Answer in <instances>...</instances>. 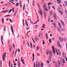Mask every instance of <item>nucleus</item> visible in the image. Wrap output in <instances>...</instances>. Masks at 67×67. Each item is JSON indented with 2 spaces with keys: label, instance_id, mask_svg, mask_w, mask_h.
I'll use <instances>...</instances> for the list:
<instances>
[{
  "label": "nucleus",
  "instance_id": "1",
  "mask_svg": "<svg viewBox=\"0 0 67 67\" xmlns=\"http://www.w3.org/2000/svg\"><path fill=\"white\" fill-rule=\"evenodd\" d=\"M52 52L51 51L49 52H48V51H47V52L46 53L47 55H48V53H49V55L50 56H49V58L48 59L49 61H51V57H52Z\"/></svg>",
  "mask_w": 67,
  "mask_h": 67
},
{
  "label": "nucleus",
  "instance_id": "2",
  "mask_svg": "<svg viewBox=\"0 0 67 67\" xmlns=\"http://www.w3.org/2000/svg\"><path fill=\"white\" fill-rule=\"evenodd\" d=\"M43 8L44 10H45L46 12L48 11V9L46 8V4L44 3L43 4Z\"/></svg>",
  "mask_w": 67,
  "mask_h": 67
},
{
  "label": "nucleus",
  "instance_id": "3",
  "mask_svg": "<svg viewBox=\"0 0 67 67\" xmlns=\"http://www.w3.org/2000/svg\"><path fill=\"white\" fill-rule=\"evenodd\" d=\"M39 9L38 12L40 13V14L41 15H42V14H43V12H42V10L41 8L40 7L39 8Z\"/></svg>",
  "mask_w": 67,
  "mask_h": 67
},
{
  "label": "nucleus",
  "instance_id": "4",
  "mask_svg": "<svg viewBox=\"0 0 67 67\" xmlns=\"http://www.w3.org/2000/svg\"><path fill=\"white\" fill-rule=\"evenodd\" d=\"M36 63L35 64V62H34V67H38V65H37V62L36 61Z\"/></svg>",
  "mask_w": 67,
  "mask_h": 67
},
{
  "label": "nucleus",
  "instance_id": "5",
  "mask_svg": "<svg viewBox=\"0 0 67 67\" xmlns=\"http://www.w3.org/2000/svg\"><path fill=\"white\" fill-rule=\"evenodd\" d=\"M10 26L11 29V31L12 32L13 34V35H14V32H13V27H12V25H11Z\"/></svg>",
  "mask_w": 67,
  "mask_h": 67
},
{
  "label": "nucleus",
  "instance_id": "6",
  "mask_svg": "<svg viewBox=\"0 0 67 67\" xmlns=\"http://www.w3.org/2000/svg\"><path fill=\"white\" fill-rule=\"evenodd\" d=\"M57 44L58 47H61L60 44V43H59V41H58L57 42Z\"/></svg>",
  "mask_w": 67,
  "mask_h": 67
},
{
  "label": "nucleus",
  "instance_id": "7",
  "mask_svg": "<svg viewBox=\"0 0 67 67\" xmlns=\"http://www.w3.org/2000/svg\"><path fill=\"white\" fill-rule=\"evenodd\" d=\"M63 56L65 58H66V54H65V53L64 52H63Z\"/></svg>",
  "mask_w": 67,
  "mask_h": 67
},
{
  "label": "nucleus",
  "instance_id": "8",
  "mask_svg": "<svg viewBox=\"0 0 67 67\" xmlns=\"http://www.w3.org/2000/svg\"><path fill=\"white\" fill-rule=\"evenodd\" d=\"M9 11L8 10H6L4 11H3L2 12V13H5V12H8Z\"/></svg>",
  "mask_w": 67,
  "mask_h": 67
},
{
  "label": "nucleus",
  "instance_id": "9",
  "mask_svg": "<svg viewBox=\"0 0 67 67\" xmlns=\"http://www.w3.org/2000/svg\"><path fill=\"white\" fill-rule=\"evenodd\" d=\"M42 27L43 29H45V24H43Z\"/></svg>",
  "mask_w": 67,
  "mask_h": 67
},
{
  "label": "nucleus",
  "instance_id": "10",
  "mask_svg": "<svg viewBox=\"0 0 67 67\" xmlns=\"http://www.w3.org/2000/svg\"><path fill=\"white\" fill-rule=\"evenodd\" d=\"M61 29L62 28V25H61V24L60 23H58Z\"/></svg>",
  "mask_w": 67,
  "mask_h": 67
},
{
  "label": "nucleus",
  "instance_id": "11",
  "mask_svg": "<svg viewBox=\"0 0 67 67\" xmlns=\"http://www.w3.org/2000/svg\"><path fill=\"white\" fill-rule=\"evenodd\" d=\"M57 1L58 3H61V1L60 0H57Z\"/></svg>",
  "mask_w": 67,
  "mask_h": 67
},
{
  "label": "nucleus",
  "instance_id": "12",
  "mask_svg": "<svg viewBox=\"0 0 67 67\" xmlns=\"http://www.w3.org/2000/svg\"><path fill=\"white\" fill-rule=\"evenodd\" d=\"M61 23L62 24V25H63V26H65V24H64V22H63V21H61Z\"/></svg>",
  "mask_w": 67,
  "mask_h": 67
},
{
  "label": "nucleus",
  "instance_id": "13",
  "mask_svg": "<svg viewBox=\"0 0 67 67\" xmlns=\"http://www.w3.org/2000/svg\"><path fill=\"white\" fill-rule=\"evenodd\" d=\"M18 66H21V63H20V61H19V62L18 61Z\"/></svg>",
  "mask_w": 67,
  "mask_h": 67
},
{
  "label": "nucleus",
  "instance_id": "14",
  "mask_svg": "<svg viewBox=\"0 0 67 67\" xmlns=\"http://www.w3.org/2000/svg\"><path fill=\"white\" fill-rule=\"evenodd\" d=\"M35 4V1L34 0L32 2V5L33 6H34V5Z\"/></svg>",
  "mask_w": 67,
  "mask_h": 67
},
{
  "label": "nucleus",
  "instance_id": "15",
  "mask_svg": "<svg viewBox=\"0 0 67 67\" xmlns=\"http://www.w3.org/2000/svg\"><path fill=\"white\" fill-rule=\"evenodd\" d=\"M46 65L48 66V67H51V64H46Z\"/></svg>",
  "mask_w": 67,
  "mask_h": 67
},
{
  "label": "nucleus",
  "instance_id": "16",
  "mask_svg": "<svg viewBox=\"0 0 67 67\" xmlns=\"http://www.w3.org/2000/svg\"><path fill=\"white\" fill-rule=\"evenodd\" d=\"M52 51H53V52L54 54H55V49H52Z\"/></svg>",
  "mask_w": 67,
  "mask_h": 67
},
{
  "label": "nucleus",
  "instance_id": "17",
  "mask_svg": "<svg viewBox=\"0 0 67 67\" xmlns=\"http://www.w3.org/2000/svg\"><path fill=\"white\" fill-rule=\"evenodd\" d=\"M3 37L2 36H1V41H2V40H3Z\"/></svg>",
  "mask_w": 67,
  "mask_h": 67
},
{
  "label": "nucleus",
  "instance_id": "18",
  "mask_svg": "<svg viewBox=\"0 0 67 67\" xmlns=\"http://www.w3.org/2000/svg\"><path fill=\"white\" fill-rule=\"evenodd\" d=\"M16 7H18V5H19V3H16Z\"/></svg>",
  "mask_w": 67,
  "mask_h": 67
},
{
  "label": "nucleus",
  "instance_id": "19",
  "mask_svg": "<svg viewBox=\"0 0 67 67\" xmlns=\"http://www.w3.org/2000/svg\"><path fill=\"white\" fill-rule=\"evenodd\" d=\"M35 41H38V38H35Z\"/></svg>",
  "mask_w": 67,
  "mask_h": 67
},
{
  "label": "nucleus",
  "instance_id": "20",
  "mask_svg": "<svg viewBox=\"0 0 67 67\" xmlns=\"http://www.w3.org/2000/svg\"><path fill=\"white\" fill-rule=\"evenodd\" d=\"M2 24L4 23V18H3L2 20Z\"/></svg>",
  "mask_w": 67,
  "mask_h": 67
},
{
  "label": "nucleus",
  "instance_id": "21",
  "mask_svg": "<svg viewBox=\"0 0 67 67\" xmlns=\"http://www.w3.org/2000/svg\"><path fill=\"white\" fill-rule=\"evenodd\" d=\"M40 35L41 36V38H43V34L40 33Z\"/></svg>",
  "mask_w": 67,
  "mask_h": 67
},
{
  "label": "nucleus",
  "instance_id": "22",
  "mask_svg": "<svg viewBox=\"0 0 67 67\" xmlns=\"http://www.w3.org/2000/svg\"><path fill=\"white\" fill-rule=\"evenodd\" d=\"M59 12H60L61 14H62L63 13V11L61 10H59Z\"/></svg>",
  "mask_w": 67,
  "mask_h": 67
},
{
  "label": "nucleus",
  "instance_id": "23",
  "mask_svg": "<svg viewBox=\"0 0 67 67\" xmlns=\"http://www.w3.org/2000/svg\"><path fill=\"white\" fill-rule=\"evenodd\" d=\"M37 51H38V49H39L40 48V47L39 46H38L36 48Z\"/></svg>",
  "mask_w": 67,
  "mask_h": 67
},
{
  "label": "nucleus",
  "instance_id": "24",
  "mask_svg": "<svg viewBox=\"0 0 67 67\" xmlns=\"http://www.w3.org/2000/svg\"><path fill=\"white\" fill-rule=\"evenodd\" d=\"M46 39H48V35H47V34L46 33Z\"/></svg>",
  "mask_w": 67,
  "mask_h": 67
},
{
  "label": "nucleus",
  "instance_id": "25",
  "mask_svg": "<svg viewBox=\"0 0 67 67\" xmlns=\"http://www.w3.org/2000/svg\"><path fill=\"white\" fill-rule=\"evenodd\" d=\"M62 60H63L62 61V63L65 64V60H64V59H63Z\"/></svg>",
  "mask_w": 67,
  "mask_h": 67
},
{
  "label": "nucleus",
  "instance_id": "26",
  "mask_svg": "<svg viewBox=\"0 0 67 67\" xmlns=\"http://www.w3.org/2000/svg\"><path fill=\"white\" fill-rule=\"evenodd\" d=\"M58 31L60 32V33H61V31H60V29L59 28H58Z\"/></svg>",
  "mask_w": 67,
  "mask_h": 67
},
{
  "label": "nucleus",
  "instance_id": "27",
  "mask_svg": "<svg viewBox=\"0 0 67 67\" xmlns=\"http://www.w3.org/2000/svg\"><path fill=\"white\" fill-rule=\"evenodd\" d=\"M11 64V62H10V60H9V67H10V64Z\"/></svg>",
  "mask_w": 67,
  "mask_h": 67
},
{
  "label": "nucleus",
  "instance_id": "28",
  "mask_svg": "<svg viewBox=\"0 0 67 67\" xmlns=\"http://www.w3.org/2000/svg\"><path fill=\"white\" fill-rule=\"evenodd\" d=\"M60 62H61V64L62 66H64V63H62V62H61V61H60Z\"/></svg>",
  "mask_w": 67,
  "mask_h": 67
},
{
  "label": "nucleus",
  "instance_id": "29",
  "mask_svg": "<svg viewBox=\"0 0 67 67\" xmlns=\"http://www.w3.org/2000/svg\"><path fill=\"white\" fill-rule=\"evenodd\" d=\"M25 4H24V6L23 7V10L24 11V9H25Z\"/></svg>",
  "mask_w": 67,
  "mask_h": 67
},
{
  "label": "nucleus",
  "instance_id": "30",
  "mask_svg": "<svg viewBox=\"0 0 67 67\" xmlns=\"http://www.w3.org/2000/svg\"><path fill=\"white\" fill-rule=\"evenodd\" d=\"M12 10H13V12H14V8L13 7H12Z\"/></svg>",
  "mask_w": 67,
  "mask_h": 67
},
{
  "label": "nucleus",
  "instance_id": "31",
  "mask_svg": "<svg viewBox=\"0 0 67 67\" xmlns=\"http://www.w3.org/2000/svg\"><path fill=\"white\" fill-rule=\"evenodd\" d=\"M21 61L22 62L23 64H24V59H23V60H21Z\"/></svg>",
  "mask_w": 67,
  "mask_h": 67
},
{
  "label": "nucleus",
  "instance_id": "32",
  "mask_svg": "<svg viewBox=\"0 0 67 67\" xmlns=\"http://www.w3.org/2000/svg\"><path fill=\"white\" fill-rule=\"evenodd\" d=\"M37 4L38 8H40V4H39V3H37Z\"/></svg>",
  "mask_w": 67,
  "mask_h": 67
},
{
  "label": "nucleus",
  "instance_id": "33",
  "mask_svg": "<svg viewBox=\"0 0 67 67\" xmlns=\"http://www.w3.org/2000/svg\"><path fill=\"white\" fill-rule=\"evenodd\" d=\"M5 58L4 57H3V60H5Z\"/></svg>",
  "mask_w": 67,
  "mask_h": 67
},
{
  "label": "nucleus",
  "instance_id": "34",
  "mask_svg": "<svg viewBox=\"0 0 67 67\" xmlns=\"http://www.w3.org/2000/svg\"><path fill=\"white\" fill-rule=\"evenodd\" d=\"M55 65L56 66L55 67H60L59 66H58V65L57 64H56Z\"/></svg>",
  "mask_w": 67,
  "mask_h": 67
},
{
  "label": "nucleus",
  "instance_id": "35",
  "mask_svg": "<svg viewBox=\"0 0 67 67\" xmlns=\"http://www.w3.org/2000/svg\"><path fill=\"white\" fill-rule=\"evenodd\" d=\"M49 42L50 43H51V42H52V39H50L49 40Z\"/></svg>",
  "mask_w": 67,
  "mask_h": 67
},
{
  "label": "nucleus",
  "instance_id": "36",
  "mask_svg": "<svg viewBox=\"0 0 67 67\" xmlns=\"http://www.w3.org/2000/svg\"><path fill=\"white\" fill-rule=\"evenodd\" d=\"M38 26H37V25H36L35 26V29H37V27Z\"/></svg>",
  "mask_w": 67,
  "mask_h": 67
},
{
  "label": "nucleus",
  "instance_id": "37",
  "mask_svg": "<svg viewBox=\"0 0 67 67\" xmlns=\"http://www.w3.org/2000/svg\"><path fill=\"white\" fill-rule=\"evenodd\" d=\"M50 15H52V14H53V12H50Z\"/></svg>",
  "mask_w": 67,
  "mask_h": 67
},
{
  "label": "nucleus",
  "instance_id": "38",
  "mask_svg": "<svg viewBox=\"0 0 67 67\" xmlns=\"http://www.w3.org/2000/svg\"><path fill=\"white\" fill-rule=\"evenodd\" d=\"M12 11V9H10V11L8 13H10V12H11Z\"/></svg>",
  "mask_w": 67,
  "mask_h": 67
},
{
  "label": "nucleus",
  "instance_id": "39",
  "mask_svg": "<svg viewBox=\"0 0 67 67\" xmlns=\"http://www.w3.org/2000/svg\"><path fill=\"white\" fill-rule=\"evenodd\" d=\"M54 18L55 20H57V17H54Z\"/></svg>",
  "mask_w": 67,
  "mask_h": 67
},
{
  "label": "nucleus",
  "instance_id": "40",
  "mask_svg": "<svg viewBox=\"0 0 67 67\" xmlns=\"http://www.w3.org/2000/svg\"><path fill=\"white\" fill-rule=\"evenodd\" d=\"M23 25L24 26V19H23Z\"/></svg>",
  "mask_w": 67,
  "mask_h": 67
},
{
  "label": "nucleus",
  "instance_id": "41",
  "mask_svg": "<svg viewBox=\"0 0 67 67\" xmlns=\"http://www.w3.org/2000/svg\"><path fill=\"white\" fill-rule=\"evenodd\" d=\"M53 24L54 25V28H56V25L55 24V23Z\"/></svg>",
  "mask_w": 67,
  "mask_h": 67
},
{
  "label": "nucleus",
  "instance_id": "42",
  "mask_svg": "<svg viewBox=\"0 0 67 67\" xmlns=\"http://www.w3.org/2000/svg\"><path fill=\"white\" fill-rule=\"evenodd\" d=\"M42 44H45V41L44 40H43V43Z\"/></svg>",
  "mask_w": 67,
  "mask_h": 67
},
{
  "label": "nucleus",
  "instance_id": "43",
  "mask_svg": "<svg viewBox=\"0 0 67 67\" xmlns=\"http://www.w3.org/2000/svg\"><path fill=\"white\" fill-rule=\"evenodd\" d=\"M16 52H17V49L16 50L15 53V56H16Z\"/></svg>",
  "mask_w": 67,
  "mask_h": 67
},
{
  "label": "nucleus",
  "instance_id": "44",
  "mask_svg": "<svg viewBox=\"0 0 67 67\" xmlns=\"http://www.w3.org/2000/svg\"><path fill=\"white\" fill-rule=\"evenodd\" d=\"M41 67H43V63H41Z\"/></svg>",
  "mask_w": 67,
  "mask_h": 67
},
{
  "label": "nucleus",
  "instance_id": "45",
  "mask_svg": "<svg viewBox=\"0 0 67 67\" xmlns=\"http://www.w3.org/2000/svg\"><path fill=\"white\" fill-rule=\"evenodd\" d=\"M52 49H55V47H54V46H52Z\"/></svg>",
  "mask_w": 67,
  "mask_h": 67
},
{
  "label": "nucleus",
  "instance_id": "46",
  "mask_svg": "<svg viewBox=\"0 0 67 67\" xmlns=\"http://www.w3.org/2000/svg\"><path fill=\"white\" fill-rule=\"evenodd\" d=\"M53 16H54V17H56V14H54Z\"/></svg>",
  "mask_w": 67,
  "mask_h": 67
},
{
  "label": "nucleus",
  "instance_id": "47",
  "mask_svg": "<svg viewBox=\"0 0 67 67\" xmlns=\"http://www.w3.org/2000/svg\"><path fill=\"white\" fill-rule=\"evenodd\" d=\"M1 66H2V61L1 60Z\"/></svg>",
  "mask_w": 67,
  "mask_h": 67
},
{
  "label": "nucleus",
  "instance_id": "48",
  "mask_svg": "<svg viewBox=\"0 0 67 67\" xmlns=\"http://www.w3.org/2000/svg\"><path fill=\"white\" fill-rule=\"evenodd\" d=\"M20 7L21 8H22V4L21 3H20Z\"/></svg>",
  "mask_w": 67,
  "mask_h": 67
},
{
  "label": "nucleus",
  "instance_id": "49",
  "mask_svg": "<svg viewBox=\"0 0 67 67\" xmlns=\"http://www.w3.org/2000/svg\"><path fill=\"white\" fill-rule=\"evenodd\" d=\"M58 63L59 64V65H60V61H58Z\"/></svg>",
  "mask_w": 67,
  "mask_h": 67
},
{
  "label": "nucleus",
  "instance_id": "50",
  "mask_svg": "<svg viewBox=\"0 0 67 67\" xmlns=\"http://www.w3.org/2000/svg\"><path fill=\"white\" fill-rule=\"evenodd\" d=\"M27 45H28V46H30V45H29V43H28V42H27Z\"/></svg>",
  "mask_w": 67,
  "mask_h": 67
},
{
  "label": "nucleus",
  "instance_id": "51",
  "mask_svg": "<svg viewBox=\"0 0 67 67\" xmlns=\"http://www.w3.org/2000/svg\"><path fill=\"white\" fill-rule=\"evenodd\" d=\"M9 20H10V22H11V23H12L13 22V21H12L11 20V19H10Z\"/></svg>",
  "mask_w": 67,
  "mask_h": 67
},
{
  "label": "nucleus",
  "instance_id": "52",
  "mask_svg": "<svg viewBox=\"0 0 67 67\" xmlns=\"http://www.w3.org/2000/svg\"><path fill=\"white\" fill-rule=\"evenodd\" d=\"M18 52H20V49L19 48L18 49Z\"/></svg>",
  "mask_w": 67,
  "mask_h": 67
},
{
  "label": "nucleus",
  "instance_id": "53",
  "mask_svg": "<svg viewBox=\"0 0 67 67\" xmlns=\"http://www.w3.org/2000/svg\"><path fill=\"white\" fill-rule=\"evenodd\" d=\"M52 8L53 9H54V10H55V7L54 6H53L52 7Z\"/></svg>",
  "mask_w": 67,
  "mask_h": 67
},
{
  "label": "nucleus",
  "instance_id": "54",
  "mask_svg": "<svg viewBox=\"0 0 67 67\" xmlns=\"http://www.w3.org/2000/svg\"><path fill=\"white\" fill-rule=\"evenodd\" d=\"M38 67H40V64L39 62L38 63Z\"/></svg>",
  "mask_w": 67,
  "mask_h": 67
},
{
  "label": "nucleus",
  "instance_id": "55",
  "mask_svg": "<svg viewBox=\"0 0 67 67\" xmlns=\"http://www.w3.org/2000/svg\"><path fill=\"white\" fill-rule=\"evenodd\" d=\"M44 16H46V13H44Z\"/></svg>",
  "mask_w": 67,
  "mask_h": 67
},
{
  "label": "nucleus",
  "instance_id": "56",
  "mask_svg": "<svg viewBox=\"0 0 67 67\" xmlns=\"http://www.w3.org/2000/svg\"><path fill=\"white\" fill-rule=\"evenodd\" d=\"M32 40L34 42V43H35V41H34V40H33V39L32 38Z\"/></svg>",
  "mask_w": 67,
  "mask_h": 67
},
{
  "label": "nucleus",
  "instance_id": "57",
  "mask_svg": "<svg viewBox=\"0 0 67 67\" xmlns=\"http://www.w3.org/2000/svg\"><path fill=\"white\" fill-rule=\"evenodd\" d=\"M52 39L53 40V41H55V38H52Z\"/></svg>",
  "mask_w": 67,
  "mask_h": 67
},
{
  "label": "nucleus",
  "instance_id": "58",
  "mask_svg": "<svg viewBox=\"0 0 67 67\" xmlns=\"http://www.w3.org/2000/svg\"><path fill=\"white\" fill-rule=\"evenodd\" d=\"M48 5H49V4L51 5L52 4L50 2H49V3H48Z\"/></svg>",
  "mask_w": 67,
  "mask_h": 67
},
{
  "label": "nucleus",
  "instance_id": "59",
  "mask_svg": "<svg viewBox=\"0 0 67 67\" xmlns=\"http://www.w3.org/2000/svg\"><path fill=\"white\" fill-rule=\"evenodd\" d=\"M9 48H10V49H9L10 52H11V50H12V48H10V47H9Z\"/></svg>",
  "mask_w": 67,
  "mask_h": 67
},
{
  "label": "nucleus",
  "instance_id": "60",
  "mask_svg": "<svg viewBox=\"0 0 67 67\" xmlns=\"http://www.w3.org/2000/svg\"><path fill=\"white\" fill-rule=\"evenodd\" d=\"M13 47H14V48H15V46L14 44H13Z\"/></svg>",
  "mask_w": 67,
  "mask_h": 67
},
{
  "label": "nucleus",
  "instance_id": "61",
  "mask_svg": "<svg viewBox=\"0 0 67 67\" xmlns=\"http://www.w3.org/2000/svg\"><path fill=\"white\" fill-rule=\"evenodd\" d=\"M34 59H35V58L34 57H33L32 61H34Z\"/></svg>",
  "mask_w": 67,
  "mask_h": 67
},
{
  "label": "nucleus",
  "instance_id": "62",
  "mask_svg": "<svg viewBox=\"0 0 67 67\" xmlns=\"http://www.w3.org/2000/svg\"><path fill=\"white\" fill-rule=\"evenodd\" d=\"M4 31H5V27L4 28Z\"/></svg>",
  "mask_w": 67,
  "mask_h": 67
},
{
  "label": "nucleus",
  "instance_id": "63",
  "mask_svg": "<svg viewBox=\"0 0 67 67\" xmlns=\"http://www.w3.org/2000/svg\"><path fill=\"white\" fill-rule=\"evenodd\" d=\"M32 56H33V57H34V53L33 54Z\"/></svg>",
  "mask_w": 67,
  "mask_h": 67
},
{
  "label": "nucleus",
  "instance_id": "64",
  "mask_svg": "<svg viewBox=\"0 0 67 67\" xmlns=\"http://www.w3.org/2000/svg\"><path fill=\"white\" fill-rule=\"evenodd\" d=\"M10 40H8V43H9V42H10Z\"/></svg>",
  "mask_w": 67,
  "mask_h": 67
}]
</instances>
